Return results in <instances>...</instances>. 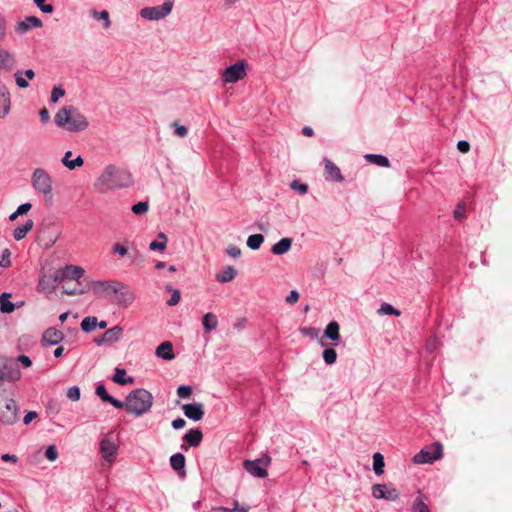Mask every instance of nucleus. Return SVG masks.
<instances>
[{"label":"nucleus","mask_w":512,"mask_h":512,"mask_svg":"<svg viewBox=\"0 0 512 512\" xmlns=\"http://www.w3.org/2000/svg\"><path fill=\"white\" fill-rule=\"evenodd\" d=\"M113 253H117L120 256H126V255H128V250L124 245L117 242L113 245Z\"/></svg>","instance_id":"nucleus-59"},{"label":"nucleus","mask_w":512,"mask_h":512,"mask_svg":"<svg viewBox=\"0 0 512 512\" xmlns=\"http://www.w3.org/2000/svg\"><path fill=\"white\" fill-rule=\"evenodd\" d=\"M174 126V132L179 137H186L188 135V128L183 125H179L177 122L173 123Z\"/></svg>","instance_id":"nucleus-58"},{"label":"nucleus","mask_w":512,"mask_h":512,"mask_svg":"<svg viewBox=\"0 0 512 512\" xmlns=\"http://www.w3.org/2000/svg\"><path fill=\"white\" fill-rule=\"evenodd\" d=\"M84 274L85 270L82 267L66 264L63 268L54 272L51 285L46 289L51 293L56 289L58 283L64 280H75L78 285H81V278H83Z\"/></svg>","instance_id":"nucleus-6"},{"label":"nucleus","mask_w":512,"mask_h":512,"mask_svg":"<svg viewBox=\"0 0 512 512\" xmlns=\"http://www.w3.org/2000/svg\"><path fill=\"white\" fill-rule=\"evenodd\" d=\"M301 333L314 339L318 338L319 330L315 327H304L301 328Z\"/></svg>","instance_id":"nucleus-56"},{"label":"nucleus","mask_w":512,"mask_h":512,"mask_svg":"<svg viewBox=\"0 0 512 512\" xmlns=\"http://www.w3.org/2000/svg\"><path fill=\"white\" fill-rule=\"evenodd\" d=\"M44 455L47 460H49L51 462L56 461L59 456L56 445L51 444V445L47 446L45 449Z\"/></svg>","instance_id":"nucleus-49"},{"label":"nucleus","mask_w":512,"mask_h":512,"mask_svg":"<svg viewBox=\"0 0 512 512\" xmlns=\"http://www.w3.org/2000/svg\"><path fill=\"white\" fill-rule=\"evenodd\" d=\"M149 209V202L148 201H139L136 204H134L131 208L132 212L135 215H142L146 213Z\"/></svg>","instance_id":"nucleus-47"},{"label":"nucleus","mask_w":512,"mask_h":512,"mask_svg":"<svg viewBox=\"0 0 512 512\" xmlns=\"http://www.w3.org/2000/svg\"><path fill=\"white\" fill-rule=\"evenodd\" d=\"M66 395L71 401H78L81 397V390L79 386L74 385L68 388Z\"/></svg>","instance_id":"nucleus-51"},{"label":"nucleus","mask_w":512,"mask_h":512,"mask_svg":"<svg viewBox=\"0 0 512 512\" xmlns=\"http://www.w3.org/2000/svg\"><path fill=\"white\" fill-rule=\"evenodd\" d=\"M19 419V408L14 399H8L5 411H0V421L5 425H12Z\"/></svg>","instance_id":"nucleus-13"},{"label":"nucleus","mask_w":512,"mask_h":512,"mask_svg":"<svg viewBox=\"0 0 512 512\" xmlns=\"http://www.w3.org/2000/svg\"><path fill=\"white\" fill-rule=\"evenodd\" d=\"M290 187L293 190L298 191L300 194H306L308 191V185L300 182L299 180H293L290 184Z\"/></svg>","instance_id":"nucleus-52"},{"label":"nucleus","mask_w":512,"mask_h":512,"mask_svg":"<svg viewBox=\"0 0 512 512\" xmlns=\"http://www.w3.org/2000/svg\"><path fill=\"white\" fill-rule=\"evenodd\" d=\"M185 425H186V421L181 417L174 419L171 423V426L174 430H180V429L184 428Z\"/></svg>","instance_id":"nucleus-63"},{"label":"nucleus","mask_w":512,"mask_h":512,"mask_svg":"<svg viewBox=\"0 0 512 512\" xmlns=\"http://www.w3.org/2000/svg\"><path fill=\"white\" fill-rule=\"evenodd\" d=\"M323 336L333 342L337 346L341 342L340 326L335 320L330 321L324 329Z\"/></svg>","instance_id":"nucleus-19"},{"label":"nucleus","mask_w":512,"mask_h":512,"mask_svg":"<svg viewBox=\"0 0 512 512\" xmlns=\"http://www.w3.org/2000/svg\"><path fill=\"white\" fill-rule=\"evenodd\" d=\"M202 325H203L204 331L206 333H210L211 331H213L214 329L217 328V325H218L217 317L211 312L204 314L202 317Z\"/></svg>","instance_id":"nucleus-33"},{"label":"nucleus","mask_w":512,"mask_h":512,"mask_svg":"<svg viewBox=\"0 0 512 512\" xmlns=\"http://www.w3.org/2000/svg\"><path fill=\"white\" fill-rule=\"evenodd\" d=\"M117 281H102L92 280L88 281L84 287L80 289H70L67 286H62V292L69 296H76L92 292L95 296L100 298H108L113 294Z\"/></svg>","instance_id":"nucleus-4"},{"label":"nucleus","mask_w":512,"mask_h":512,"mask_svg":"<svg viewBox=\"0 0 512 512\" xmlns=\"http://www.w3.org/2000/svg\"><path fill=\"white\" fill-rule=\"evenodd\" d=\"M112 381L118 385H127L133 384L135 379L132 376H127V372L124 368L116 367L114 370V375L112 376Z\"/></svg>","instance_id":"nucleus-27"},{"label":"nucleus","mask_w":512,"mask_h":512,"mask_svg":"<svg viewBox=\"0 0 512 512\" xmlns=\"http://www.w3.org/2000/svg\"><path fill=\"white\" fill-rule=\"evenodd\" d=\"M10 93L7 86L0 81V118H4L10 111Z\"/></svg>","instance_id":"nucleus-21"},{"label":"nucleus","mask_w":512,"mask_h":512,"mask_svg":"<svg viewBox=\"0 0 512 512\" xmlns=\"http://www.w3.org/2000/svg\"><path fill=\"white\" fill-rule=\"evenodd\" d=\"M46 0H34V3L38 6V8L44 13L53 12V6L51 4H45Z\"/></svg>","instance_id":"nucleus-55"},{"label":"nucleus","mask_w":512,"mask_h":512,"mask_svg":"<svg viewBox=\"0 0 512 512\" xmlns=\"http://www.w3.org/2000/svg\"><path fill=\"white\" fill-rule=\"evenodd\" d=\"M182 410L188 419L195 422L200 421L205 414L204 405L198 402L184 404Z\"/></svg>","instance_id":"nucleus-15"},{"label":"nucleus","mask_w":512,"mask_h":512,"mask_svg":"<svg viewBox=\"0 0 512 512\" xmlns=\"http://www.w3.org/2000/svg\"><path fill=\"white\" fill-rule=\"evenodd\" d=\"M237 276V270L233 266H225L215 275V280L219 283H227Z\"/></svg>","instance_id":"nucleus-28"},{"label":"nucleus","mask_w":512,"mask_h":512,"mask_svg":"<svg viewBox=\"0 0 512 512\" xmlns=\"http://www.w3.org/2000/svg\"><path fill=\"white\" fill-rule=\"evenodd\" d=\"M457 149L462 153H467L470 150V143L466 140H460L457 143Z\"/></svg>","instance_id":"nucleus-64"},{"label":"nucleus","mask_w":512,"mask_h":512,"mask_svg":"<svg viewBox=\"0 0 512 512\" xmlns=\"http://www.w3.org/2000/svg\"><path fill=\"white\" fill-rule=\"evenodd\" d=\"M90 14L95 20L103 21V29H108L110 27L109 13L106 10L98 12L95 9L90 10Z\"/></svg>","instance_id":"nucleus-39"},{"label":"nucleus","mask_w":512,"mask_h":512,"mask_svg":"<svg viewBox=\"0 0 512 512\" xmlns=\"http://www.w3.org/2000/svg\"><path fill=\"white\" fill-rule=\"evenodd\" d=\"M203 439V433L199 428L189 429L183 436V441L191 447H198Z\"/></svg>","instance_id":"nucleus-23"},{"label":"nucleus","mask_w":512,"mask_h":512,"mask_svg":"<svg viewBox=\"0 0 512 512\" xmlns=\"http://www.w3.org/2000/svg\"><path fill=\"white\" fill-rule=\"evenodd\" d=\"M34 222L31 219L25 221L24 224L18 226L13 231V238L16 241H20L26 237V235L33 229Z\"/></svg>","instance_id":"nucleus-30"},{"label":"nucleus","mask_w":512,"mask_h":512,"mask_svg":"<svg viewBox=\"0 0 512 512\" xmlns=\"http://www.w3.org/2000/svg\"><path fill=\"white\" fill-rule=\"evenodd\" d=\"M155 355L164 360H173L175 358V354L173 351V345L169 341L162 342L155 351Z\"/></svg>","instance_id":"nucleus-25"},{"label":"nucleus","mask_w":512,"mask_h":512,"mask_svg":"<svg viewBox=\"0 0 512 512\" xmlns=\"http://www.w3.org/2000/svg\"><path fill=\"white\" fill-rule=\"evenodd\" d=\"M306 34H301V33H298V34H293L292 38H291V44L292 46L297 49V50H307L308 49V45L307 46H300L301 42L303 41V39L305 38Z\"/></svg>","instance_id":"nucleus-48"},{"label":"nucleus","mask_w":512,"mask_h":512,"mask_svg":"<svg viewBox=\"0 0 512 512\" xmlns=\"http://www.w3.org/2000/svg\"><path fill=\"white\" fill-rule=\"evenodd\" d=\"M325 163V172H326V180H331L334 182H342L344 180L340 168L333 163L330 159L324 158Z\"/></svg>","instance_id":"nucleus-22"},{"label":"nucleus","mask_w":512,"mask_h":512,"mask_svg":"<svg viewBox=\"0 0 512 512\" xmlns=\"http://www.w3.org/2000/svg\"><path fill=\"white\" fill-rule=\"evenodd\" d=\"M55 124L69 132H81L88 128L87 118L73 105L64 106L55 117Z\"/></svg>","instance_id":"nucleus-2"},{"label":"nucleus","mask_w":512,"mask_h":512,"mask_svg":"<svg viewBox=\"0 0 512 512\" xmlns=\"http://www.w3.org/2000/svg\"><path fill=\"white\" fill-rule=\"evenodd\" d=\"M42 21L35 16H27L23 21L18 22L16 32H26L31 28H41Z\"/></svg>","instance_id":"nucleus-24"},{"label":"nucleus","mask_w":512,"mask_h":512,"mask_svg":"<svg viewBox=\"0 0 512 512\" xmlns=\"http://www.w3.org/2000/svg\"><path fill=\"white\" fill-rule=\"evenodd\" d=\"M171 468L176 472L180 479H184L186 473V457L183 453L177 452L170 456L169 459Z\"/></svg>","instance_id":"nucleus-17"},{"label":"nucleus","mask_w":512,"mask_h":512,"mask_svg":"<svg viewBox=\"0 0 512 512\" xmlns=\"http://www.w3.org/2000/svg\"><path fill=\"white\" fill-rule=\"evenodd\" d=\"M117 449L115 442L108 437L100 441V453L105 461H112L117 454Z\"/></svg>","instance_id":"nucleus-18"},{"label":"nucleus","mask_w":512,"mask_h":512,"mask_svg":"<svg viewBox=\"0 0 512 512\" xmlns=\"http://www.w3.org/2000/svg\"><path fill=\"white\" fill-rule=\"evenodd\" d=\"M113 294L115 295L116 303L120 307L130 306L136 298L135 293L130 286L119 281L116 282Z\"/></svg>","instance_id":"nucleus-11"},{"label":"nucleus","mask_w":512,"mask_h":512,"mask_svg":"<svg viewBox=\"0 0 512 512\" xmlns=\"http://www.w3.org/2000/svg\"><path fill=\"white\" fill-rule=\"evenodd\" d=\"M271 463V457L265 453L261 457L254 460H245L243 462V468L250 475L256 478H265L268 475L267 467Z\"/></svg>","instance_id":"nucleus-8"},{"label":"nucleus","mask_w":512,"mask_h":512,"mask_svg":"<svg viewBox=\"0 0 512 512\" xmlns=\"http://www.w3.org/2000/svg\"><path fill=\"white\" fill-rule=\"evenodd\" d=\"M173 4V0H166L162 5L142 8L140 16L147 20H160L172 11Z\"/></svg>","instance_id":"nucleus-9"},{"label":"nucleus","mask_w":512,"mask_h":512,"mask_svg":"<svg viewBox=\"0 0 512 512\" xmlns=\"http://www.w3.org/2000/svg\"><path fill=\"white\" fill-rule=\"evenodd\" d=\"M11 252L8 248H5L2 251L1 260H0V267L1 268H7L11 265L10 260Z\"/></svg>","instance_id":"nucleus-53"},{"label":"nucleus","mask_w":512,"mask_h":512,"mask_svg":"<svg viewBox=\"0 0 512 512\" xmlns=\"http://www.w3.org/2000/svg\"><path fill=\"white\" fill-rule=\"evenodd\" d=\"M234 507L232 509L226 507H214L211 512H249V506H239L237 500L234 501Z\"/></svg>","instance_id":"nucleus-42"},{"label":"nucleus","mask_w":512,"mask_h":512,"mask_svg":"<svg viewBox=\"0 0 512 512\" xmlns=\"http://www.w3.org/2000/svg\"><path fill=\"white\" fill-rule=\"evenodd\" d=\"M385 461L384 456L380 452L373 454V471L377 476L384 473Z\"/></svg>","instance_id":"nucleus-37"},{"label":"nucleus","mask_w":512,"mask_h":512,"mask_svg":"<svg viewBox=\"0 0 512 512\" xmlns=\"http://www.w3.org/2000/svg\"><path fill=\"white\" fill-rule=\"evenodd\" d=\"M380 315H391V316H399L401 313L398 309H396L393 305L387 302H383L379 309L377 310Z\"/></svg>","instance_id":"nucleus-41"},{"label":"nucleus","mask_w":512,"mask_h":512,"mask_svg":"<svg viewBox=\"0 0 512 512\" xmlns=\"http://www.w3.org/2000/svg\"><path fill=\"white\" fill-rule=\"evenodd\" d=\"M372 496L376 499L396 501L400 497L399 491L387 484H374L372 486Z\"/></svg>","instance_id":"nucleus-12"},{"label":"nucleus","mask_w":512,"mask_h":512,"mask_svg":"<svg viewBox=\"0 0 512 512\" xmlns=\"http://www.w3.org/2000/svg\"><path fill=\"white\" fill-rule=\"evenodd\" d=\"M247 63L245 60H239L238 62L226 67L223 71L222 78L226 83H236L246 76Z\"/></svg>","instance_id":"nucleus-10"},{"label":"nucleus","mask_w":512,"mask_h":512,"mask_svg":"<svg viewBox=\"0 0 512 512\" xmlns=\"http://www.w3.org/2000/svg\"><path fill=\"white\" fill-rule=\"evenodd\" d=\"M98 324V319L95 316H87L83 318L81 321L80 327L83 332L90 333L92 332Z\"/></svg>","instance_id":"nucleus-38"},{"label":"nucleus","mask_w":512,"mask_h":512,"mask_svg":"<svg viewBox=\"0 0 512 512\" xmlns=\"http://www.w3.org/2000/svg\"><path fill=\"white\" fill-rule=\"evenodd\" d=\"M65 95V90L62 85L54 86L51 91L50 101L52 103H57L60 98Z\"/></svg>","instance_id":"nucleus-50"},{"label":"nucleus","mask_w":512,"mask_h":512,"mask_svg":"<svg viewBox=\"0 0 512 512\" xmlns=\"http://www.w3.org/2000/svg\"><path fill=\"white\" fill-rule=\"evenodd\" d=\"M72 155V151H67L61 159L62 164L69 170H75L84 164V159L80 155L76 158H71Z\"/></svg>","instance_id":"nucleus-26"},{"label":"nucleus","mask_w":512,"mask_h":512,"mask_svg":"<svg viewBox=\"0 0 512 512\" xmlns=\"http://www.w3.org/2000/svg\"><path fill=\"white\" fill-rule=\"evenodd\" d=\"M320 345L325 347L322 352V358L327 365H332L337 360V352L333 347H327V344L320 340Z\"/></svg>","instance_id":"nucleus-32"},{"label":"nucleus","mask_w":512,"mask_h":512,"mask_svg":"<svg viewBox=\"0 0 512 512\" xmlns=\"http://www.w3.org/2000/svg\"><path fill=\"white\" fill-rule=\"evenodd\" d=\"M31 208H32V204L29 202L20 204L17 207V209L15 210L16 215H20V216L26 215L31 210Z\"/></svg>","instance_id":"nucleus-57"},{"label":"nucleus","mask_w":512,"mask_h":512,"mask_svg":"<svg viewBox=\"0 0 512 512\" xmlns=\"http://www.w3.org/2000/svg\"><path fill=\"white\" fill-rule=\"evenodd\" d=\"M95 394L105 403L111 404L116 409H123V402L107 391V388L103 382H98L95 387Z\"/></svg>","instance_id":"nucleus-16"},{"label":"nucleus","mask_w":512,"mask_h":512,"mask_svg":"<svg viewBox=\"0 0 512 512\" xmlns=\"http://www.w3.org/2000/svg\"><path fill=\"white\" fill-rule=\"evenodd\" d=\"M132 184L133 178L129 171L108 165L95 181L94 189L99 193H105L109 190L128 188Z\"/></svg>","instance_id":"nucleus-1"},{"label":"nucleus","mask_w":512,"mask_h":512,"mask_svg":"<svg viewBox=\"0 0 512 512\" xmlns=\"http://www.w3.org/2000/svg\"><path fill=\"white\" fill-rule=\"evenodd\" d=\"M14 64L15 59L13 55L5 49H0V68L9 70Z\"/></svg>","instance_id":"nucleus-35"},{"label":"nucleus","mask_w":512,"mask_h":512,"mask_svg":"<svg viewBox=\"0 0 512 512\" xmlns=\"http://www.w3.org/2000/svg\"><path fill=\"white\" fill-rule=\"evenodd\" d=\"M413 512H430L428 505L423 501V496L417 497L412 505Z\"/></svg>","instance_id":"nucleus-44"},{"label":"nucleus","mask_w":512,"mask_h":512,"mask_svg":"<svg viewBox=\"0 0 512 512\" xmlns=\"http://www.w3.org/2000/svg\"><path fill=\"white\" fill-rule=\"evenodd\" d=\"M292 246V239L289 237L281 238L278 242H276L272 248L271 252L274 255H284L286 254Z\"/></svg>","instance_id":"nucleus-29"},{"label":"nucleus","mask_w":512,"mask_h":512,"mask_svg":"<svg viewBox=\"0 0 512 512\" xmlns=\"http://www.w3.org/2000/svg\"><path fill=\"white\" fill-rule=\"evenodd\" d=\"M123 333V328L120 325H116L108 330L105 331V333L99 337L94 339V343L97 346H102L104 343H115L118 342Z\"/></svg>","instance_id":"nucleus-14"},{"label":"nucleus","mask_w":512,"mask_h":512,"mask_svg":"<svg viewBox=\"0 0 512 512\" xmlns=\"http://www.w3.org/2000/svg\"><path fill=\"white\" fill-rule=\"evenodd\" d=\"M53 279V275H50L49 277L47 276H43L40 280H39V287L43 290V291H47L48 292V289H46L49 285H51V280Z\"/></svg>","instance_id":"nucleus-60"},{"label":"nucleus","mask_w":512,"mask_h":512,"mask_svg":"<svg viewBox=\"0 0 512 512\" xmlns=\"http://www.w3.org/2000/svg\"><path fill=\"white\" fill-rule=\"evenodd\" d=\"M167 291L172 292L170 299L167 301L168 306H175L181 300V293L178 289H172L171 286L166 287Z\"/></svg>","instance_id":"nucleus-46"},{"label":"nucleus","mask_w":512,"mask_h":512,"mask_svg":"<svg viewBox=\"0 0 512 512\" xmlns=\"http://www.w3.org/2000/svg\"><path fill=\"white\" fill-rule=\"evenodd\" d=\"M453 216L458 221H463L466 218V203L464 201L458 202L453 211Z\"/></svg>","instance_id":"nucleus-43"},{"label":"nucleus","mask_w":512,"mask_h":512,"mask_svg":"<svg viewBox=\"0 0 512 512\" xmlns=\"http://www.w3.org/2000/svg\"><path fill=\"white\" fill-rule=\"evenodd\" d=\"M11 293L3 292L0 295V311L3 314H10L15 311V304L9 300Z\"/></svg>","instance_id":"nucleus-31"},{"label":"nucleus","mask_w":512,"mask_h":512,"mask_svg":"<svg viewBox=\"0 0 512 512\" xmlns=\"http://www.w3.org/2000/svg\"><path fill=\"white\" fill-rule=\"evenodd\" d=\"M52 184V177L45 169H34L31 176V185L38 194L44 197L46 203H51L53 200Z\"/></svg>","instance_id":"nucleus-5"},{"label":"nucleus","mask_w":512,"mask_h":512,"mask_svg":"<svg viewBox=\"0 0 512 512\" xmlns=\"http://www.w3.org/2000/svg\"><path fill=\"white\" fill-rule=\"evenodd\" d=\"M167 236L163 232H159L157 235V239L153 240L149 244V249L151 251H160L163 252L167 247Z\"/></svg>","instance_id":"nucleus-34"},{"label":"nucleus","mask_w":512,"mask_h":512,"mask_svg":"<svg viewBox=\"0 0 512 512\" xmlns=\"http://www.w3.org/2000/svg\"><path fill=\"white\" fill-rule=\"evenodd\" d=\"M286 302L289 304H295L299 300V293L296 290H291L286 296Z\"/></svg>","instance_id":"nucleus-61"},{"label":"nucleus","mask_w":512,"mask_h":512,"mask_svg":"<svg viewBox=\"0 0 512 512\" xmlns=\"http://www.w3.org/2000/svg\"><path fill=\"white\" fill-rule=\"evenodd\" d=\"M264 242V236L262 234H252L247 239V246L251 250H258Z\"/></svg>","instance_id":"nucleus-40"},{"label":"nucleus","mask_w":512,"mask_h":512,"mask_svg":"<svg viewBox=\"0 0 512 512\" xmlns=\"http://www.w3.org/2000/svg\"><path fill=\"white\" fill-rule=\"evenodd\" d=\"M64 340V334L62 331L49 327L42 334V341L48 345H58Z\"/></svg>","instance_id":"nucleus-20"},{"label":"nucleus","mask_w":512,"mask_h":512,"mask_svg":"<svg viewBox=\"0 0 512 512\" xmlns=\"http://www.w3.org/2000/svg\"><path fill=\"white\" fill-rule=\"evenodd\" d=\"M226 253L232 258H238L241 255V249L237 246H230L226 249Z\"/></svg>","instance_id":"nucleus-62"},{"label":"nucleus","mask_w":512,"mask_h":512,"mask_svg":"<svg viewBox=\"0 0 512 512\" xmlns=\"http://www.w3.org/2000/svg\"><path fill=\"white\" fill-rule=\"evenodd\" d=\"M176 392L179 398L189 399L193 393V387L191 385H180Z\"/></svg>","instance_id":"nucleus-45"},{"label":"nucleus","mask_w":512,"mask_h":512,"mask_svg":"<svg viewBox=\"0 0 512 512\" xmlns=\"http://www.w3.org/2000/svg\"><path fill=\"white\" fill-rule=\"evenodd\" d=\"M365 158L368 162L375 164L377 166H380V167H389L390 166L389 159L386 156L381 155V154L370 153V154H366Z\"/></svg>","instance_id":"nucleus-36"},{"label":"nucleus","mask_w":512,"mask_h":512,"mask_svg":"<svg viewBox=\"0 0 512 512\" xmlns=\"http://www.w3.org/2000/svg\"><path fill=\"white\" fill-rule=\"evenodd\" d=\"M123 402V408L135 417H140L149 412L153 405L152 394L144 388L132 390Z\"/></svg>","instance_id":"nucleus-3"},{"label":"nucleus","mask_w":512,"mask_h":512,"mask_svg":"<svg viewBox=\"0 0 512 512\" xmlns=\"http://www.w3.org/2000/svg\"><path fill=\"white\" fill-rule=\"evenodd\" d=\"M15 81L19 88L25 89L29 86L28 81L22 77V71H17L15 73Z\"/></svg>","instance_id":"nucleus-54"},{"label":"nucleus","mask_w":512,"mask_h":512,"mask_svg":"<svg viewBox=\"0 0 512 512\" xmlns=\"http://www.w3.org/2000/svg\"><path fill=\"white\" fill-rule=\"evenodd\" d=\"M443 456V446L440 442L436 441L431 445L425 446L413 457V462L416 464H432L436 460L441 459Z\"/></svg>","instance_id":"nucleus-7"}]
</instances>
